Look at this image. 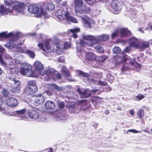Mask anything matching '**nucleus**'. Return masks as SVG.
Returning a JSON list of instances; mask_svg holds the SVG:
<instances>
[{
	"instance_id": "412c9836",
	"label": "nucleus",
	"mask_w": 152,
	"mask_h": 152,
	"mask_svg": "<svg viewBox=\"0 0 152 152\" xmlns=\"http://www.w3.org/2000/svg\"><path fill=\"white\" fill-rule=\"evenodd\" d=\"M34 88L31 87L27 86L25 89V92L28 95H32L34 94L37 90V89H36L35 87Z\"/></svg>"
},
{
	"instance_id": "e433bc0d",
	"label": "nucleus",
	"mask_w": 152,
	"mask_h": 152,
	"mask_svg": "<svg viewBox=\"0 0 152 152\" xmlns=\"http://www.w3.org/2000/svg\"><path fill=\"white\" fill-rule=\"evenodd\" d=\"M54 8V5L51 3H48L46 8V9L49 11L53 10Z\"/></svg>"
},
{
	"instance_id": "aec40b11",
	"label": "nucleus",
	"mask_w": 152,
	"mask_h": 152,
	"mask_svg": "<svg viewBox=\"0 0 152 152\" xmlns=\"http://www.w3.org/2000/svg\"><path fill=\"white\" fill-rule=\"evenodd\" d=\"M45 108L48 110H53L55 107V104L53 101L50 100L47 101L45 104Z\"/></svg>"
},
{
	"instance_id": "423d86ee",
	"label": "nucleus",
	"mask_w": 152,
	"mask_h": 152,
	"mask_svg": "<svg viewBox=\"0 0 152 152\" xmlns=\"http://www.w3.org/2000/svg\"><path fill=\"white\" fill-rule=\"evenodd\" d=\"M39 48L45 52L51 53L54 50V45L52 44L51 40L50 39L46 40L45 43V48L44 44L42 43H39L37 45Z\"/></svg>"
},
{
	"instance_id": "680f3d73",
	"label": "nucleus",
	"mask_w": 152,
	"mask_h": 152,
	"mask_svg": "<svg viewBox=\"0 0 152 152\" xmlns=\"http://www.w3.org/2000/svg\"><path fill=\"white\" fill-rule=\"evenodd\" d=\"M36 36L37 38H39V42H41L42 41V35L41 34L37 35Z\"/></svg>"
},
{
	"instance_id": "f257e3e1",
	"label": "nucleus",
	"mask_w": 152,
	"mask_h": 152,
	"mask_svg": "<svg viewBox=\"0 0 152 152\" xmlns=\"http://www.w3.org/2000/svg\"><path fill=\"white\" fill-rule=\"evenodd\" d=\"M20 36V33L14 34L12 33H9L8 34L7 31L0 33V37L10 38L9 42L5 44V47L10 49L15 48L17 51L19 53H26V51L24 49L21 47L23 45L22 44H17L15 43L17 40L19 38Z\"/></svg>"
},
{
	"instance_id": "37998d69",
	"label": "nucleus",
	"mask_w": 152,
	"mask_h": 152,
	"mask_svg": "<svg viewBox=\"0 0 152 152\" xmlns=\"http://www.w3.org/2000/svg\"><path fill=\"white\" fill-rule=\"evenodd\" d=\"M137 115L140 119L144 115V110L142 109L138 111Z\"/></svg>"
},
{
	"instance_id": "a18cd8bd",
	"label": "nucleus",
	"mask_w": 152,
	"mask_h": 152,
	"mask_svg": "<svg viewBox=\"0 0 152 152\" xmlns=\"http://www.w3.org/2000/svg\"><path fill=\"white\" fill-rule=\"evenodd\" d=\"M131 35V32L127 28H124V37L126 36H129Z\"/></svg>"
},
{
	"instance_id": "a19ab883",
	"label": "nucleus",
	"mask_w": 152,
	"mask_h": 152,
	"mask_svg": "<svg viewBox=\"0 0 152 152\" xmlns=\"http://www.w3.org/2000/svg\"><path fill=\"white\" fill-rule=\"evenodd\" d=\"M113 51L114 53L118 54L121 53V50L119 47L115 46L113 48Z\"/></svg>"
},
{
	"instance_id": "b1692460",
	"label": "nucleus",
	"mask_w": 152,
	"mask_h": 152,
	"mask_svg": "<svg viewBox=\"0 0 152 152\" xmlns=\"http://www.w3.org/2000/svg\"><path fill=\"white\" fill-rule=\"evenodd\" d=\"M150 45V43L148 41H143L139 45L138 49H140L141 51L143 50L145 48H148Z\"/></svg>"
},
{
	"instance_id": "58836bf2",
	"label": "nucleus",
	"mask_w": 152,
	"mask_h": 152,
	"mask_svg": "<svg viewBox=\"0 0 152 152\" xmlns=\"http://www.w3.org/2000/svg\"><path fill=\"white\" fill-rule=\"evenodd\" d=\"M26 53L32 58H34L35 57V54L34 52L33 51L30 50H27L26 51Z\"/></svg>"
},
{
	"instance_id": "de8ad7c7",
	"label": "nucleus",
	"mask_w": 152,
	"mask_h": 152,
	"mask_svg": "<svg viewBox=\"0 0 152 152\" xmlns=\"http://www.w3.org/2000/svg\"><path fill=\"white\" fill-rule=\"evenodd\" d=\"M5 5L7 6H9L12 5V0H4Z\"/></svg>"
},
{
	"instance_id": "473e14b6",
	"label": "nucleus",
	"mask_w": 152,
	"mask_h": 152,
	"mask_svg": "<svg viewBox=\"0 0 152 152\" xmlns=\"http://www.w3.org/2000/svg\"><path fill=\"white\" fill-rule=\"evenodd\" d=\"M51 86L53 89H56L58 91H63L64 90V88L63 87L59 86L53 83L51 84Z\"/></svg>"
},
{
	"instance_id": "e2e57ef3",
	"label": "nucleus",
	"mask_w": 152,
	"mask_h": 152,
	"mask_svg": "<svg viewBox=\"0 0 152 152\" xmlns=\"http://www.w3.org/2000/svg\"><path fill=\"white\" fill-rule=\"evenodd\" d=\"M98 83L100 85L103 86H105L107 84L105 82L102 81H98Z\"/></svg>"
},
{
	"instance_id": "6ab92c4d",
	"label": "nucleus",
	"mask_w": 152,
	"mask_h": 152,
	"mask_svg": "<svg viewBox=\"0 0 152 152\" xmlns=\"http://www.w3.org/2000/svg\"><path fill=\"white\" fill-rule=\"evenodd\" d=\"M44 101V97L42 94H39L35 96V102L36 104H42L43 103Z\"/></svg>"
},
{
	"instance_id": "9d476101",
	"label": "nucleus",
	"mask_w": 152,
	"mask_h": 152,
	"mask_svg": "<svg viewBox=\"0 0 152 152\" xmlns=\"http://www.w3.org/2000/svg\"><path fill=\"white\" fill-rule=\"evenodd\" d=\"M76 91L79 93L81 98H86L90 96L92 92L95 93L99 91V90L97 89L90 90L88 89H87L83 91H82L80 90V88H78Z\"/></svg>"
},
{
	"instance_id": "20e7f679",
	"label": "nucleus",
	"mask_w": 152,
	"mask_h": 152,
	"mask_svg": "<svg viewBox=\"0 0 152 152\" xmlns=\"http://www.w3.org/2000/svg\"><path fill=\"white\" fill-rule=\"evenodd\" d=\"M75 13L80 14H86L91 12L90 8L83 6V0H73Z\"/></svg>"
},
{
	"instance_id": "a878e982",
	"label": "nucleus",
	"mask_w": 152,
	"mask_h": 152,
	"mask_svg": "<svg viewBox=\"0 0 152 152\" xmlns=\"http://www.w3.org/2000/svg\"><path fill=\"white\" fill-rule=\"evenodd\" d=\"M80 29L79 28H76L70 30L69 34L71 36L74 38H77L78 37L76 33L80 31Z\"/></svg>"
},
{
	"instance_id": "c03bdc74",
	"label": "nucleus",
	"mask_w": 152,
	"mask_h": 152,
	"mask_svg": "<svg viewBox=\"0 0 152 152\" xmlns=\"http://www.w3.org/2000/svg\"><path fill=\"white\" fill-rule=\"evenodd\" d=\"M20 87L15 86L13 87L11 90L12 92L19 93L20 91Z\"/></svg>"
},
{
	"instance_id": "f8f14e48",
	"label": "nucleus",
	"mask_w": 152,
	"mask_h": 152,
	"mask_svg": "<svg viewBox=\"0 0 152 152\" xmlns=\"http://www.w3.org/2000/svg\"><path fill=\"white\" fill-rule=\"evenodd\" d=\"M77 72L80 76L86 78L88 81L92 82L94 84H96L97 83V80L93 78L92 77L90 76L88 73H84L80 71H77Z\"/></svg>"
},
{
	"instance_id": "4c0bfd02",
	"label": "nucleus",
	"mask_w": 152,
	"mask_h": 152,
	"mask_svg": "<svg viewBox=\"0 0 152 152\" xmlns=\"http://www.w3.org/2000/svg\"><path fill=\"white\" fill-rule=\"evenodd\" d=\"M66 20H70L71 22L76 23H77L78 22V20L75 18L71 16L69 14L68 17H67Z\"/></svg>"
},
{
	"instance_id": "39448f33",
	"label": "nucleus",
	"mask_w": 152,
	"mask_h": 152,
	"mask_svg": "<svg viewBox=\"0 0 152 152\" xmlns=\"http://www.w3.org/2000/svg\"><path fill=\"white\" fill-rule=\"evenodd\" d=\"M5 58L7 59L6 62L7 65L6 64L7 68H8L11 74H17L20 71V68L17 66L13 64L12 59L10 56L8 55H6L5 57Z\"/></svg>"
},
{
	"instance_id": "4be33fe9",
	"label": "nucleus",
	"mask_w": 152,
	"mask_h": 152,
	"mask_svg": "<svg viewBox=\"0 0 152 152\" xmlns=\"http://www.w3.org/2000/svg\"><path fill=\"white\" fill-rule=\"evenodd\" d=\"M96 39L97 41V43H99V41H104L107 40L109 38V36L107 35L103 34L100 36H95Z\"/></svg>"
},
{
	"instance_id": "79ce46f5",
	"label": "nucleus",
	"mask_w": 152,
	"mask_h": 152,
	"mask_svg": "<svg viewBox=\"0 0 152 152\" xmlns=\"http://www.w3.org/2000/svg\"><path fill=\"white\" fill-rule=\"evenodd\" d=\"M106 78L108 81L111 83H112L114 80V77L110 73L107 74Z\"/></svg>"
},
{
	"instance_id": "a211bd4d",
	"label": "nucleus",
	"mask_w": 152,
	"mask_h": 152,
	"mask_svg": "<svg viewBox=\"0 0 152 152\" xmlns=\"http://www.w3.org/2000/svg\"><path fill=\"white\" fill-rule=\"evenodd\" d=\"M119 34L121 36H123L124 34V28H119L115 29L114 31L113 32L111 35L112 39L116 37Z\"/></svg>"
},
{
	"instance_id": "6e6d98bb",
	"label": "nucleus",
	"mask_w": 152,
	"mask_h": 152,
	"mask_svg": "<svg viewBox=\"0 0 152 152\" xmlns=\"http://www.w3.org/2000/svg\"><path fill=\"white\" fill-rule=\"evenodd\" d=\"M47 75L45 77V80L47 81H48L50 79H54V77H51L50 75H48V73H47Z\"/></svg>"
},
{
	"instance_id": "0e129e2a",
	"label": "nucleus",
	"mask_w": 152,
	"mask_h": 152,
	"mask_svg": "<svg viewBox=\"0 0 152 152\" xmlns=\"http://www.w3.org/2000/svg\"><path fill=\"white\" fill-rule=\"evenodd\" d=\"M101 98L99 97H95L93 99L94 101L97 102H99L101 100Z\"/></svg>"
},
{
	"instance_id": "2f4dec72",
	"label": "nucleus",
	"mask_w": 152,
	"mask_h": 152,
	"mask_svg": "<svg viewBox=\"0 0 152 152\" xmlns=\"http://www.w3.org/2000/svg\"><path fill=\"white\" fill-rule=\"evenodd\" d=\"M4 49L0 45V62L3 65H6V63L2 58V55L4 53Z\"/></svg>"
},
{
	"instance_id": "49530a36",
	"label": "nucleus",
	"mask_w": 152,
	"mask_h": 152,
	"mask_svg": "<svg viewBox=\"0 0 152 152\" xmlns=\"http://www.w3.org/2000/svg\"><path fill=\"white\" fill-rule=\"evenodd\" d=\"M95 48L99 53H102L104 51L103 48L102 47L99 45L96 46Z\"/></svg>"
},
{
	"instance_id": "69168bd1",
	"label": "nucleus",
	"mask_w": 152,
	"mask_h": 152,
	"mask_svg": "<svg viewBox=\"0 0 152 152\" xmlns=\"http://www.w3.org/2000/svg\"><path fill=\"white\" fill-rule=\"evenodd\" d=\"M72 94V99H77L78 96L77 95L74 93H73Z\"/></svg>"
},
{
	"instance_id": "7c9ffc66",
	"label": "nucleus",
	"mask_w": 152,
	"mask_h": 152,
	"mask_svg": "<svg viewBox=\"0 0 152 152\" xmlns=\"http://www.w3.org/2000/svg\"><path fill=\"white\" fill-rule=\"evenodd\" d=\"M56 118L57 120L58 121H64L67 118L66 115L61 113L58 114L56 116Z\"/></svg>"
},
{
	"instance_id": "8fccbe9b",
	"label": "nucleus",
	"mask_w": 152,
	"mask_h": 152,
	"mask_svg": "<svg viewBox=\"0 0 152 152\" xmlns=\"http://www.w3.org/2000/svg\"><path fill=\"white\" fill-rule=\"evenodd\" d=\"M93 76L94 78H96L97 79L100 78L101 77L102 75L101 74L99 73H94L93 74Z\"/></svg>"
},
{
	"instance_id": "7ed1b4c3",
	"label": "nucleus",
	"mask_w": 152,
	"mask_h": 152,
	"mask_svg": "<svg viewBox=\"0 0 152 152\" xmlns=\"http://www.w3.org/2000/svg\"><path fill=\"white\" fill-rule=\"evenodd\" d=\"M28 11L32 14H36L35 16L37 18L40 17L43 15L45 18L48 17L47 12L42 8H39V7L35 4H33L28 6Z\"/></svg>"
},
{
	"instance_id": "f704fd0d",
	"label": "nucleus",
	"mask_w": 152,
	"mask_h": 152,
	"mask_svg": "<svg viewBox=\"0 0 152 152\" xmlns=\"http://www.w3.org/2000/svg\"><path fill=\"white\" fill-rule=\"evenodd\" d=\"M46 71H47L46 73H48V75H50L51 77H54V75H55V72L56 71L53 68H48V71L47 70Z\"/></svg>"
},
{
	"instance_id": "4d7b16f0",
	"label": "nucleus",
	"mask_w": 152,
	"mask_h": 152,
	"mask_svg": "<svg viewBox=\"0 0 152 152\" xmlns=\"http://www.w3.org/2000/svg\"><path fill=\"white\" fill-rule=\"evenodd\" d=\"M132 46L130 45L129 46H127L124 49V52L126 53H128L132 49Z\"/></svg>"
},
{
	"instance_id": "ddd939ff",
	"label": "nucleus",
	"mask_w": 152,
	"mask_h": 152,
	"mask_svg": "<svg viewBox=\"0 0 152 152\" xmlns=\"http://www.w3.org/2000/svg\"><path fill=\"white\" fill-rule=\"evenodd\" d=\"M26 112V109H23L22 110H17L12 113V115L19 117L22 119H25L26 118L25 114Z\"/></svg>"
},
{
	"instance_id": "4468645a",
	"label": "nucleus",
	"mask_w": 152,
	"mask_h": 152,
	"mask_svg": "<svg viewBox=\"0 0 152 152\" xmlns=\"http://www.w3.org/2000/svg\"><path fill=\"white\" fill-rule=\"evenodd\" d=\"M84 55H85L86 58L89 60L93 61L96 60V56L95 55L91 52H87L85 53L84 51V53H81L80 55H78V56H79L80 58L83 57Z\"/></svg>"
},
{
	"instance_id": "6e6552de",
	"label": "nucleus",
	"mask_w": 152,
	"mask_h": 152,
	"mask_svg": "<svg viewBox=\"0 0 152 152\" xmlns=\"http://www.w3.org/2000/svg\"><path fill=\"white\" fill-rule=\"evenodd\" d=\"M12 8L11 7H9L8 12L13 15H17L18 13H23L24 12L23 5L21 3L17 2L14 6H13L12 10H10V8Z\"/></svg>"
},
{
	"instance_id": "c9c22d12",
	"label": "nucleus",
	"mask_w": 152,
	"mask_h": 152,
	"mask_svg": "<svg viewBox=\"0 0 152 152\" xmlns=\"http://www.w3.org/2000/svg\"><path fill=\"white\" fill-rule=\"evenodd\" d=\"M28 87H31L34 88V87H35L36 89H37V87L36 85V82L34 80H30L28 83Z\"/></svg>"
},
{
	"instance_id": "ea45409f",
	"label": "nucleus",
	"mask_w": 152,
	"mask_h": 152,
	"mask_svg": "<svg viewBox=\"0 0 152 152\" xmlns=\"http://www.w3.org/2000/svg\"><path fill=\"white\" fill-rule=\"evenodd\" d=\"M76 108L74 105L70 106L69 108V111L71 113H77L76 110Z\"/></svg>"
},
{
	"instance_id": "9b49d317",
	"label": "nucleus",
	"mask_w": 152,
	"mask_h": 152,
	"mask_svg": "<svg viewBox=\"0 0 152 152\" xmlns=\"http://www.w3.org/2000/svg\"><path fill=\"white\" fill-rule=\"evenodd\" d=\"M69 12L61 8L58 10L55 15L58 18L64 20L65 19H66L67 17H69Z\"/></svg>"
},
{
	"instance_id": "338daca9",
	"label": "nucleus",
	"mask_w": 152,
	"mask_h": 152,
	"mask_svg": "<svg viewBox=\"0 0 152 152\" xmlns=\"http://www.w3.org/2000/svg\"><path fill=\"white\" fill-rule=\"evenodd\" d=\"M124 63L126 61L129 60V57L124 53Z\"/></svg>"
},
{
	"instance_id": "72a5a7b5",
	"label": "nucleus",
	"mask_w": 152,
	"mask_h": 152,
	"mask_svg": "<svg viewBox=\"0 0 152 152\" xmlns=\"http://www.w3.org/2000/svg\"><path fill=\"white\" fill-rule=\"evenodd\" d=\"M3 103V99L1 98H0V111L2 113L6 114L7 113L6 110L5 109V108L2 107L1 106Z\"/></svg>"
},
{
	"instance_id": "cd10ccee",
	"label": "nucleus",
	"mask_w": 152,
	"mask_h": 152,
	"mask_svg": "<svg viewBox=\"0 0 152 152\" xmlns=\"http://www.w3.org/2000/svg\"><path fill=\"white\" fill-rule=\"evenodd\" d=\"M64 50V49L63 47V45L58 44L57 45L56 51L58 55L61 54Z\"/></svg>"
},
{
	"instance_id": "3c124183",
	"label": "nucleus",
	"mask_w": 152,
	"mask_h": 152,
	"mask_svg": "<svg viewBox=\"0 0 152 152\" xmlns=\"http://www.w3.org/2000/svg\"><path fill=\"white\" fill-rule=\"evenodd\" d=\"M99 58L100 59V61L101 62H103L107 59V57L106 56H101L99 57Z\"/></svg>"
},
{
	"instance_id": "c85d7f7f",
	"label": "nucleus",
	"mask_w": 152,
	"mask_h": 152,
	"mask_svg": "<svg viewBox=\"0 0 152 152\" xmlns=\"http://www.w3.org/2000/svg\"><path fill=\"white\" fill-rule=\"evenodd\" d=\"M61 70L64 75L67 77L70 76V72L66 68L65 66H62Z\"/></svg>"
},
{
	"instance_id": "c756f323",
	"label": "nucleus",
	"mask_w": 152,
	"mask_h": 152,
	"mask_svg": "<svg viewBox=\"0 0 152 152\" xmlns=\"http://www.w3.org/2000/svg\"><path fill=\"white\" fill-rule=\"evenodd\" d=\"M9 79L11 81H13L14 83L16 85L15 86L20 87L21 88V82L19 81L18 79L16 77H10Z\"/></svg>"
},
{
	"instance_id": "052dcab7",
	"label": "nucleus",
	"mask_w": 152,
	"mask_h": 152,
	"mask_svg": "<svg viewBox=\"0 0 152 152\" xmlns=\"http://www.w3.org/2000/svg\"><path fill=\"white\" fill-rule=\"evenodd\" d=\"M70 47L69 45L68 42H65L63 46V47L64 48V49H66L68 48H69Z\"/></svg>"
},
{
	"instance_id": "f03ea898",
	"label": "nucleus",
	"mask_w": 152,
	"mask_h": 152,
	"mask_svg": "<svg viewBox=\"0 0 152 152\" xmlns=\"http://www.w3.org/2000/svg\"><path fill=\"white\" fill-rule=\"evenodd\" d=\"M82 38L85 40H88L90 43L86 42L84 40L80 39L79 43H77V49L78 55H80L81 53H84V50L83 49V47L86 45L93 46L95 44L97 43V41L95 36L91 35L83 34Z\"/></svg>"
},
{
	"instance_id": "1a4fd4ad",
	"label": "nucleus",
	"mask_w": 152,
	"mask_h": 152,
	"mask_svg": "<svg viewBox=\"0 0 152 152\" xmlns=\"http://www.w3.org/2000/svg\"><path fill=\"white\" fill-rule=\"evenodd\" d=\"M35 73L36 72V75H45L47 71L44 69L43 66L40 62L36 61L34 64Z\"/></svg>"
},
{
	"instance_id": "09e8293b",
	"label": "nucleus",
	"mask_w": 152,
	"mask_h": 152,
	"mask_svg": "<svg viewBox=\"0 0 152 152\" xmlns=\"http://www.w3.org/2000/svg\"><path fill=\"white\" fill-rule=\"evenodd\" d=\"M130 64L131 65L134 66L137 68L139 69L140 68V65L136 62H130Z\"/></svg>"
},
{
	"instance_id": "13d9d810",
	"label": "nucleus",
	"mask_w": 152,
	"mask_h": 152,
	"mask_svg": "<svg viewBox=\"0 0 152 152\" xmlns=\"http://www.w3.org/2000/svg\"><path fill=\"white\" fill-rule=\"evenodd\" d=\"M85 1H88V4H93L96 2V0H84Z\"/></svg>"
},
{
	"instance_id": "dca6fc26",
	"label": "nucleus",
	"mask_w": 152,
	"mask_h": 152,
	"mask_svg": "<svg viewBox=\"0 0 152 152\" xmlns=\"http://www.w3.org/2000/svg\"><path fill=\"white\" fill-rule=\"evenodd\" d=\"M81 19L82 23L84 26L87 28H91V25L90 22V20L87 16H84L81 17Z\"/></svg>"
},
{
	"instance_id": "f3484780",
	"label": "nucleus",
	"mask_w": 152,
	"mask_h": 152,
	"mask_svg": "<svg viewBox=\"0 0 152 152\" xmlns=\"http://www.w3.org/2000/svg\"><path fill=\"white\" fill-rule=\"evenodd\" d=\"M6 103L8 106L14 107L17 106L18 101L15 98H10L6 99Z\"/></svg>"
},
{
	"instance_id": "0eeeda50",
	"label": "nucleus",
	"mask_w": 152,
	"mask_h": 152,
	"mask_svg": "<svg viewBox=\"0 0 152 152\" xmlns=\"http://www.w3.org/2000/svg\"><path fill=\"white\" fill-rule=\"evenodd\" d=\"M21 67L20 70V73L23 75H27V76L33 77L34 75L32 71L31 67L27 63L21 64Z\"/></svg>"
},
{
	"instance_id": "5fc2aeb1",
	"label": "nucleus",
	"mask_w": 152,
	"mask_h": 152,
	"mask_svg": "<svg viewBox=\"0 0 152 152\" xmlns=\"http://www.w3.org/2000/svg\"><path fill=\"white\" fill-rule=\"evenodd\" d=\"M144 97V96L143 94H139L136 96V98L138 99V100H140L143 99Z\"/></svg>"
},
{
	"instance_id": "5701e85b",
	"label": "nucleus",
	"mask_w": 152,
	"mask_h": 152,
	"mask_svg": "<svg viewBox=\"0 0 152 152\" xmlns=\"http://www.w3.org/2000/svg\"><path fill=\"white\" fill-rule=\"evenodd\" d=\"M112 7L116 11H119L121 9V6L118 2L114 0L112 1L111 3Z\"/></svg>"
},
{
	"instance_id": "393cba45",
	"label": "nucleus",
	"mask_w": 152,
	"mask_h": 152,
	"mask_svg": "<svg viewBox=\"0 0 152 152\" xmlns=\"http://www.w3.org/2000/svg\"><path fill=\"white\" fill-rule=\"evenodd\" d=\"M29 116L31 118L36 119L39 117V113L35 110H29L28 112Z\"/></svg>"
},
{
	"instance_id": "bf43d9fd",
	"label": "nucleus",
	"mask_w": 152,
	"mask_h": 152,
	"mask_svg": "<svg viewBox=\"0 0 152 152\" xmlns=\"http://www.w3.org/2000/svg\"><path fill=\"white\" fill-rule=\"evenodd\" d=\"M78 102L80 105H84L86 104V101L85 100H81L79 101Z\"/></svg>"
},
{
	"instance_id": "864d4df0",
	"label": "nucleus",
	"mask_w": 152,
	"mask_h": 152,
	"mask_svg": "<svg viewBox=\"0 0 152 152\" xmlns=\"http://www.w3.org/2000/svg\"><path fill=\"white\" fill-rule=\"evenodd\" d=\"M14 60L16 64H20L21 63V60L19 58H15Z\"/></svg>"
},
{
	"instance_id": "bb28decb",
	"label": "nucleus",
	"mask_w": 152,
	"mask_h": 152,
	"mask_svg": "<svg viewBox=\"0 0 152 152\" xmlns=\"http://www.w3.org/2000/svg\"><path fill=\"white\" fill-rule=\"evenodd\" d=\"M8 12V9L4 6L1 5L0 7V17L4 15H6Z\"/></svg>"
},
{
	"instance_id": "603ef678",
	"label": "nucleus",
	"mask_w": 152,
	"mask_h": 152,
	"mask_svg": "<svg viewBox=\"0 0 152 152\" xmlns=\"http://www.w3.org/2000/svg\"><path fill=\"white\" fill-rule=\"evenodd\" d=\"M2 93L3 95L5 96H7L9 94V92L6 89H4L2 91Z\"/></svg>"
},
{
	"instance_id": "774afa93",
	"label": "nucleus",
	"mask_w": 152,
	"mask_h": 152,
	"mask_svg": "<svg viewBox=\"0 0 152 152\" xmlns=\"http://www.w3.org/2000/svg\"><path fill=\"white\" fill-rule=\"evenodd\" d=\"M59 107L60 108H62L64 107V104L63 102H61L59 104Z\"/></svg>"
},
{
	"instance_id": "2eb2a0df",
	"label": "nucleus",
	"mask_w": 152,
	"mask_h": 152,
	"mask_svg": "<svg viewBox=\"0 0 152 152\" xmlns=\"http://www.w3.org/2000/svg\"><path fill=\"white\" fill-rule=\"evenodd\" d=\"M139 42L138 39L135 37H133L129 39V44L130 45L136 49H138Z\"/></svg>"
}]
</instances>
